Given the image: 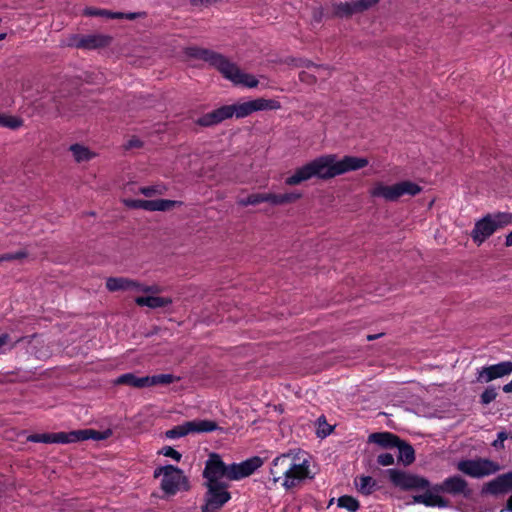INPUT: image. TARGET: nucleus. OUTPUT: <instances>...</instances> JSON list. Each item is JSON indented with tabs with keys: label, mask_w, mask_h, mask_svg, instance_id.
I'll return each instance as SVG.
<instances>
[{
	"label": "nucleus",
	"mask_w": 512,
	"mask_h": 512,
	"mask_svg": "<svg viewBox=\"0 0 512 512\" xmlns=\"http://www.w3.org/2000/svg\"><path fill=\"white\" fill-rule=\"evenodd\" d=\"M413 503H420L427 507H439L446 508L448 507L449 502L443 497L432 494L431 492H426L421 495L413 496Z\"/></svg>",
	"instance_id": "nucleus-22"
},
{
	"label": "nucleus",
	"mask_w": 512,
	"mask_h": 512,
	"mask_svg": "<svg viewBox=\"0 0 512 512\" xmlns=\"http://www.w3.org/2000/svg\"><path fill=\"white\" fill-rule=\"evenodd\" d=\"M177 205H181V202L168 199H159V211H167Z\"/></svg>",
	"instance_id": "nucleus-42"
},
{
	"label": "nucleus",
	"mask_w": 512,
	"mask_h": 512,
	"mask_svg": "<svg viewBox=\"0 0 512 512\" xmlns=\"http://www.w3.org/2000/svg\"><path fill=\"white\" fill-rule=\"evenodd\" d=\"M217 429V424L210 420H194L185 422L182 425L175 426L174 428L167 430L165 435L169 439H177L191 432L203 433L212 432Z\"/></svg>",
	"instance_id": "nucleus-10"
},
{
	"label": "nucleus",
	"mask_w": 512,
	"mask_h": 512,
	"mask_svg": "<svg viewBox=\"0 0 512 512\" xmlns=\"http://www.w3.org/2000/svg\"><path fill=\"white\" fill-rule=\"evenodd\" d=\"M179 378L175 377L172 374H157L152 376H147V387L156 386V385H168L173 382L178 381Z\"/></svg>",
	"instance_id": "nucleus-32"
},
{
	"label": "nucleus",
	"mask_w": 512,
	"mask_h": 512,
	"mask_svg": "<svg viewBox=\"0 0 512 512\" xmlns=\"http://www.w3.org/2000/svg\"><path fill=\"white\" fill-rule=\"evenodd\" d=\"M377 463L381 466H390L394 464V456L391 453H382L378 455Z\"/></svg>",
	"instance_id": "nucleus-43"
},
{
	"label": "nucleus",
	"mask_w": 512,
	"mask_h": 512,
	"mask_svg": "<svg viewBox=\"0 0 512 512\" xmlns=\"http://www.w3.org/2000/svg\"><path fill=\"white\" fill-rule=\"evenodd\" d=\"M129 291H134L137 293H146V294H158L162 291L161 287L158 285H146L142 282L132 280L129 281Z\"/></svg>",
	"instance_id": "nucleus-29"
},
{
	"label": "nucleus",
	"mask_w": 512,
	"mask_h": 512,
	"mask_svg": "<svg viewBox=\"0 0 512 512\" xmlns=\"http://www.w3.org/2000/svg\"><path fill=\"white\" fill-rule=\"evenodd\" d=\"M123 204L130 209L145 210V200L142 199H123Z\"/></svg>",
	"instance_id": "nucleus-41"
},
{
	"label": "nucleus",
	"mask_w": 512,
	"mask_h": 512,
	"mask_svg": "<svg viewBox=\"0 0 512 512\" xmlns=\"http://www.w3.org/2000/svg\"><path fill=\"white\" fill-rule=\"evenodd\" d=\"M506 509L509 512H512V494L510 495V497L507 500Z\"/></svg>",
	"instance_id": "nucleus-53"
},
{
	"label": "nucleus",
	"mask_w": 512,
	"mask_h": 512,
	"mask_svg": "<svg viewBox=\"0 0 512 512\" xmlns=\"http://www.w3.org/2000/svg\"><path fill=\"white\" fill-rule=\"evenodd\" d=\"M84 13L88 16H103L108 18L109 10L87 8L85 9Z\"/></svg>",
	"instance_id": "nucleus-45"
},
{
	"label": "nucleus",
	"mask_w": 512,
	"mask_h": 512,
	"mask_svg": "<svg viewBox=\"0 0 512 512\" xmlns=\"http://www.w3.org/2000/svg\"><path fill=\"white\" fill-rule=\"evenodd\" d=\"M9 341H10V336L7 333L1 334L0 335V349L4 345H7L9 343Z\"/></svg>",
	"instance_id": "nucleus-49"
},
{
	"label": "nucleus",
	"mask_w": 512,
	"mask_h": 512,
	"mask_svg": "<svg viewBox=\"0 0 512 512\" xmlns=\"http://www.w3.org/2000/svg\"><path fill=\"white\" fill-rule=\"evenodd\" d=\"M497 397V391L494 387H487L480 396V402L484 405H487L494 401Z\"/></svg>",
	"instance_id": "nucleus-38"
},
{
	"label": "nucleus",
	"mask_w": 512,
	"mask_h": 512,
	"mask_svg": "<svg viewBox=\"0 0 512 512\" xmlns=\"http://www.w3.org/2000/svg\"><path fill=\"white\" fill-rule=\"evenodd\" d=\"M510 37L512 38V32L510 33Z\"/></svg>",
	"instance_id": "nucleus-57"
},
{
	"label": "nucleus",
	"mask_w": 512,
	"mask_h": 512,
	"mask_svg": "<svg viewBox=\"0 0 512 512\" xmlns=\"http://www.w3.org/2000/svg\"><path fill=\"white\" fill-rule=\"evenodd\" d=\"M263 461L254 456L240 463L226 464L218 453H210L202 472L206 488L201 512H218L231 500L229 481H238L252 475Z\"/></svg>",
	"instance_id": "nucleus-1"
},
{
	"label": "nucleus",
	"mask_w": 512,
	"mask_h": 512,
	"mask_svg": "<svg viewBox=\"0 0 512 512\" xmlns=\"http://www.w3.org/2000/svg\"><path fill=\"white\" fill-rule=\"evenodd\" d=\"M264 202V193H254L248 195L246 198L238 200L240 206L246 207L249 205H257Z\"/></svg>",
	"instance_id": "nucleus-36"
},
{
	"label": "nucleus",
	"mask_w": 512,
	"mask_h": 512,
	"mask_svg": "<svg viewBox=\"0 0 512 512\" xmlns=\"http://www.w3.org/2000/svg\"><path fill=\"white\" fill-rule=\"evenodd\" d=\"M233 117L245 118L257 111L278 110L281 108L279 101L274 99L257 98L246 102L231 104Z\"/></svg>",
	"instance_id": "nucleus-7"
},
{
	"label": "nucleus",
	"mask_w": 512,
	"mask_h": 512,
	"mask_svg": "<svg viewBox=\"0 0 512 512\" xmlns=\"http://www.w3.org/2000/svg\"><path fill=\"white\" fill-rule=\"evenodd\" d=\"M399 437L390 432H378L369 436V442L375 443L383 448H395L399 443Z\"/></svg>",
	"instance_id": "nucleus-23"
},
{
	"label": "nucleus",
	"mask_w": 512,
	"mask_h": 512,
	"mask_svg": "<svg viewBox=\"0 0 512 512\" xmlns=\"http://www.w3.org/2000/svg\"><path fill=\"white\" fill-rule=\"evenodd\" d=\"M124 15H125V13H122V12H112V11H109L108 18H111V19H122V18H124Z\"/></svg>",
	"instance_id": "nucleus-50"
},
{
	"label": "nucleus",
	"mask_w": 512,
	"mask_h": 512,
	"mask_svg": "<svg viewBox=\"0 0 512 512\" xmlns=\"http://www.w3.org/2000/svg\"><path fill=\"white\" fill-rule=\"evenodd\" d=\"M142 146V142L137 138L130 139L126 144V149L139 148Z\"/></svg>",
	"instance_id": "nucleus-48"
},
{
	"label": "nucleus",
	"mask_w": 512,
	"mask_h": 512,
	"mask_svg": "<svg viewBox=\"0 0 512 512\" xmlns=\"http://www.w3.org/2000/svg\"><path fill=\"white\" fill-rule=\"evenodd\" d=\"M24 337L18 338L13 344H11L10 349L14 348L18 343H20Z\"/></svg>",
	"instance_id": "nucleus-54"
},
{
	"label": "nucleus",
	"mask_w": 512,
	"mask_h": 512,
	"mask_svg": "<svg viewBox=\"0 0 512 512\" xmlns=\"http://www.w3.org/2000/svg\"><path fill=\"white\" fill-rule=\"evenodd\" d=\"M512 491V471L504 473L489 481L484 489V493L491 495H502Z\"/></svg>",
	"instance_id": "nucleus-19"
},
{
	"label": "nucleus",
	"mask_w": 512,
	"mask_h": 512,
	"mask_svg": "<svg viewBox=\"0 0 512 512\" xmlns=\"http://www.w3.org/2000/svg\"><path fill=\"white\" fill-rule=\"evenodd\" d=\"M167 191V187L162 184H154L151 186L141 187L139 189V193L143 194L146 197H153L157 195H163Z\"/></svg>",
	"instance_id": "nucleus-34"
},
{
	"label": "nucleus",
	"mask_w": 512,
	"mask_h": 512,
	"mask_svg": "<svg viewBox=\"0 0 512 512\" xmlns=\"http://www.w3.org/2000/svg\"><path fill=\"white\" fill-rule=\"evenodd\" d=\"M337 505L349 512H357L360 507L359 501L349 495L340 496L337 500Z\"/></svg>",
	"instance_id": "nucleus-33"
},
{
	"label": "nucleus",
	"mask_w": 512,
	"mask_h": 512,
	"mask_svg": "<svg viewBox=\"0 0 512 512\" xmlns=\"http://www.w3.org/2000/svg\"><path fill=\"white\" fill-rule=\"evenodd\" d=\"M111 37L103 34H90L79 37L75 40L74 45L77 48L96 49L109 45Z\"/></svg>",
	"instance_id": "nucleus-20"
},
{
	"label": "nucleus",
	"mask_w": 512,
	"mask_h": 512,
	"mask_svg": "<svg viewBox=\"0 0 512 512\" xmlns=\"http://www.w3.org/2000/svg\"><path fill=\"white\" fill-rule=\"evenodd\" d=\"M69 149L78 163L89 161L95 156L93 152L81 144H73Z\"/></svg>",
	"instance_id": "nucleus-28"
},
{
	"label": "nucleus",
	"mask_w": 512,
	"mask_h": 512,
	"mask_svg": "<svg viewBox=\"0 0 512 512\" xmlns=\"http://www.w3.org/2000/svg\"><path fill=\"white\" fill-rule=\"evenodd\" d=\"M457 469L472 478H483L495 474L500 466L487 458L461 460L457 463Z\"/></svg>",
	"instance_id": "nucleus-6"
},
{
	"label": "nucleus",
	"mask_w": 512,
	"mask_h": 512,
	"mask_svg": "<svg viewBox=\"0 0 512 512\" xmlns=\"http://www.w3.org/2000/svg\"><path fill=\"white\" fill-rule=\"evenodd\" d=\"M162 476L161 489L167 496H174L179 492H187L191 485L189 478L180 468L168 464L159 466L154 470V477Z\"/></svg>",
	"instance_id": "nucleus-4"
},
{
	"label": "nucleus",
	"mask_w": 512,
	"mask_h": 512,
	"mask_svg": "<svg viewBox=\"0 0 512 512\" xmlns=\"http://www.w3.org/2000/svg\"><path fill=\"white\" fill-rule=\"evenodd\" d=\"M433 490L437 493L441 492L452 496H463L465 498H469L472 493L468 482L459 475L446 478L442 483L435 485Z\"/></svg>",
	"instance_id": "nucleus-12"
},
{
	"label": "nucleus",
	"mask_w": 512,
	"mask_h": 512,
	"mask_svg": "<svg viewBox=\"0 0 512 512\" xmlns=\"http://www.w3.org/2000/svg\"><path fill=\"white\" fill-rule=\"evenodd\" d=\"M333 430V427L330 426L325 418L322 416L318 419V428H317V436L324 438L327 437Z\"/></svg>",
	"instance_id": "nucleus-37"
},
{
	"label": "nucleus",
	"mask_w": 512,
	"mask_h": 512,
	"mask_svg": "<svg viewBox=\"0 0 512 512\" xmlns=\"http://www.w3.org/2000/svg\"><path fill=\"white\" fill-rule=\"evenodd\" d=\"M27 256V253L25 251H17V252H9L0 255V262L3 261H13V260H19L23 259Z\"/></svg>",
	"instance_id": "nucleus-39"
},
{
	"label": "nucleus",
	"mask_w": 512,
	"mask_h": 512,
	"mask_svg": "<svg viewBox=\"0 0 512 512\" xmlns=\"http://www.w3.org/2000/svg\"><path fill=\"white\" fill-rule=\"evenodd\" d=\"M184 53L187 57L200 59L207 62L210 66L216 68L219 72L227 59V57L223 54L198 46L187 47L185 48Z\"/></svg>",
	"instance_id": "nucleus-14"
},
{
	"label": "nucleus",
	"mask_w": 512,
	"mask_h": 512,
	"mask_svg": "<svg viewBox=\"0 0 512 512\" xmlns=\"http://www.w3.org/2000/svg\"><path fill=\"white\" fill-rule=\"evenodd\" d=\"M508 438V434L505 431L497 433L496 440L493 441L492 445L497 449L504 448V441Z\"/></svg>",
	"instance_id": "nucleus-44"
},
{
	"label": "nucleus",
	"mask_w": 512,
	"mask_h": 512,
	"mask_svg": "<svg viewBox=\"0 0 512 512\" xmlns=\"http://www.w3.org/2000/svg\"><path fill=\"white\" fill-rule=\"evenodd\" d=\"M161 454H163L166 457H170L174 459L175 461L179 462L182 458L181 453H179L177 450H175L171 446H165L160 451Z\"/></svg>",
	"instance_id": "nucleus-40"
},
{
	"label": "nucleus",
	"mask_w": 512,
	"mask_h": 512,
	"mask_svg": "<svg viewBox=\"0 0 512 512\" xmlns=\"http://www.w3.org/2000/svg\"><path fill=\"white\" fill-rule=\"evenodd\" d=\"M297 457L291 453H285L277 456L271 463L270 481L273 485H277L280 477L284 476V472L297 468Z\"/></svg>",
	"instance_id": "nucleus-16"
},
{
	"label": "nucleus",
	"mask_w": 512,
	"mask_h": 512,
	"mask_svg": "<svg viewBox=\"0 0 512 512\" xmlns=\"http://www.w3.org/2000/svg\"><path fill=\"white\" fill-rule=\"evenodd\" d=\"M146 211H159V199L145 200Z\"/></svg>",
	"instance_id": "nucleus-47"
},
{
	"label": "nucleus",
	"mask_w": 512,
	"mask_h": 512,
	"mask_svg": "<svg viewBox=\"0 0 512 512\" xmlns=\"http://www.w3.org/2000/svg\"><path fill=\"white\" fill-rule=\"evenodd\" d=\"M147 376L138 377L134 373H125L117 377L114 381L117 385H128L134 388L147 387Z\"/></svg>",
	"instance_id": "nucleus-25"
},
{
	"label": "nucleus",
	"mask_w": 512,
	"mask_h": 512,
	"mask_svg": "<svg viewBox=\"0 0 512 512\" xmlns=\"http://www.w3.org/2000/svg\"><path fill=\"white\" fill-rule=\"evenodd\" d=\"M387 474L390 481L403 490L425 489L430 486V482L426 478L397 469H388Z\"/></svg>",
	"instance_id": "nucleus-9"
},
{
	"label": "nucleus",
	"mask_w": 512,
	"mask_h": 512,
	"mask_svg": "<svg viewBox=\"0 0 512 512\" xmlns=\"http://www.w3.org/2000/svg\"><path fill=\"white\" fill-rule=\"evenodd\" d=\"M377 336L376 335H368L367 336V340H373L375 339Z\"/></svg>",
	"instance_id": "nucleus-55"
},
{
	"label": "nucleus",
	"mask_w": 512,
	"mask_h": 512,
	"mask_svg": "<svg viewBox=\"0 0 512 512\" xmlns=\"http://www.w3.org/2000/svg\"><path fill=\"white\" fill-rule=\"evenodd\" d=\"M379 0H355L351 2L339 3L334 6V12L337 16L347 17L354 13L368 10L378 3Z\"/></svg>",
	"instance_id": "nucleus-18"
},
{
	"label": "nucleus",
	"mask_w": 512,
	"mask_h": 512,
	"mask_svg": "<svg viewBox=\"0 0 512 512\" xmlns=\"http://www.w3.org/2000/svg\"><path fill=\"white\" fill-rule=\"evenodd\" d=\"M129 281L130 279L126 277H109L106 280V288L110 292L128 291Z\"/></svg>",
	"instance_id": "nucleus-30"
},
{
	"label": "nucleus",
	"mask_w": 512,
	"mask_h": 512,
	"mask_svg": "<svg viewBox=\"0 0 512 512\" xmlns=\"http://www.w3.org/2000/svg\"><path fill=\"white\" fill-rule=\"evenodd\" d=\"M505 245L507 247L512 246V231L506 236Z\"/></svg>",
	"instance_id": "nucleus-52"
},
{
	"label": "nucleus",
	"mask_w": 512,
	"mask_h": 512,
	"mask_svg": "<svg viewBox=\"0 0 512 512\" xmlns=\"http://www.w3.org/2000/svg\"><path fill=\"white\" fill-rule=\"evenodd\" d=\"M220 73L236 85H243L248 88H255L259 81L251 74L242 72L235 63L228 58L224 62Z\"/></svg>",
	"instance_id": "nucleus-13"
},
{
	"label": "nucleus",
	"mask_w": 512,
	"mask_h": 512,
	"mask_svg": "<svg viewBox=\"0 0 512 512\" xmlns=\"http://www.w3.org/2000/svg\"><path fill=\"white\" fill-rule=\"evenodd\" d=\"M5 38H6V33H1L0 34V41L4 40Z\"/></svg>",
	"instance_id": "nucleus-56"
},
{
	"label": "nucleus",
	"mask_w": 512,
	"mask_h": 512,
	"mask_svg": "<svg viewBox=\"0 0 512 512\" xmlns=\"http://www.w3.org/2000/svg\"><path fill=\"white\" fill-rule=\"evenodd\" d=\"M23 125V120L15 117L9 116L5 114H0V126L6 127L10 129H18Z\"/></svg>",
	"instance_id": "nucleus-35"
},
{
	"label": "nucleus",
	"mask_w": 512,
	"mask_h": 512,
	"mask_svg": "<svg viewBox=\"0 0 512 512\" xmlns=\"http://www.w3.org/2000/svg\"><path fill=\"white\" fill-rule=\"evenodd\" d=\"M421 191V186L408 180L397 182L393 185L376 182L369 190V195L372 198L383 199L387 202H395L402 196H415Z\"/></svg>",
	"instance_id": "nucleus-5"
},
{
	"label": "nucleus",
	"mask_w": 512,
	"mask_h": 512,
	"mask_svg": "<svg viewBox=\"0 0 512 512\" xmlns=\"http://www.w3.org/2000/svg\"><path fill=\"white\" fill-rule=\"evenodd\" d=\"M512 373V361H503L497 364L484 366L477 370L476 380L480 383H488Z\"/></svg>",
	"instance_id": "nucleus-15"
},
{
	"label": "nucleus",
	"mask_w": 512,
	"mask_h": 512,
	"mask_svg": "<svg viewBox=\"0 0 512 512\" xmlns=\"http://www.w3.org/2000/svg\"><path fill=\"white\" fill-rule=\"evenodd\" d=\"M368 164L369 160L366 157L345 155L338 158L336 154H325L295 169L293 174L285 179V184L295 186L312 178L328 180L348 172L363 169Z\"/></svg>",
	"instance_id": "nucleus-2"
},
{
	"label": "nucleus",
	"mask_w": 512,
	"mask_h": 512,
	"mask_svg": "<svg viewBox=\"0 0 512 512\" xmlns=\"http://www.w3.org/2000/svg\"><path fill=\"white\" fill-rule=\"evenodd\" d=\"M112 435V431L107 429L103 432L94 429H81L70 432L42 433L31 434L27 437V441L33 443H58L68 444L85 440H105Z\"/></svg>",
	"instance_id": "nucleus-3"
},
{
	"label": "nucleus",
	"mask_w": 512,
	"mask_h": 512,
	"mask_svg": "<svg viewBox=\"0 0 512 512\" xmlns=\"http://www.w3.org/2000/svg\"><path fill=\"white\" fill-rule=\"evenodd\" d=\"M143 15H144V13H135V12H133V13H125L124 18L129 19V20H134V19H136L138 17H141Z\"/></svg>",
	"instance_id": "nucleus-51"
},
{
	"label": "nucleus",
	"mask_w": 512,
	"mask_h": 512,
	"mask_svg": "<svg viewBox=\"0 0 512 512\" xmlns=\"http://www.w3.org/2000/svg\"><path fill=\"white\" fill-rule=\"evenodd\" d=\"M135 303L140 307H149L151 309L162 308L172 304L169 297H159L154 295L139 296L135 298Z\"/></svg>",
	"instance_id": "nucleus-21"
},
{
	"label": "nucleus",
	"mask_w": 512,
	"mask_h": 512,
	"mask_svg": "<svg viewBox=\"0 0 512 512\" xmlns=\"http://www.w3.org/2000/svg\"><path fill=\"white\" fill-rule=\"evenodd\" d=\"M357 490L363 495H370L377 488L376 481L371 476H359L354 480Z\"/></svg>",
	"instance_id": "nucleus-27"
},
{
	"label": "nucleus",
	"mask_w": 512,
	"mask_h": 512,
	"mask_svg": "<svg viewBox=\"0 0 512 512\" xmlns=\"http://www.w3.org/2000/svg\"><path fill=\"white\" fill-rule=\"evenodd\" d=\"M297 468L284 472L280 477V484L286 491L299 486L304 480L312 479L314 475L310 471V462L307 459H296Z\"/></svg>",
	"instance_id": "nucleus-8"
},
{
	"label": "nucleus",
	"mask_w": 512,
	"mask_h": 512,
	"mask_svg": "<svg viewBox=\"0 0 512 512\" xmlns=\"http://www.w3.org/2000/svg\"><path fill=\"white\" fill-rule=\"evenodd\" d=\"M293 63L296 67H304V68H314L318 75L320 76H329L330 75V68L325 65H317L313 63L312 61L305 59V58H299L296 60H293Z\"/></svg>",
	"instance_id": "nucleus-31"
},
{
	"label": "nucleus",
	"mask_w": 512,
	"mask_h": 512,
	"mask_svg": "<svg viewBox=\"0 0 512 512\" xmlns=\"http://www.w3.org/2000/svg\"><path fill=\"white\" fill-rule=\"evenodd\" d=\"M316 78H317V76H316V75H314V74H310V73L305 72V71H302V72L299 74V79H300V81L305 82V83H308V84H311V83L316 82Z\"/></svg>",
	"instance_id": "nucleus-46"
},
{
	"label": "nucleus",
	"mask_w": 512,
	"mask_h": 512,
	"mask_svg": "<svg viewBox=\"0 0 512 512\" xmlns=\"http://www.w3.org/2000/svg\"><path fill=\"white\" fill-rule=\"evenodd\" d=\"M301 196V193L297 192H290L284 194L264 193V202L277 206L295 202L296 200L301 198Z\"/></svg>",
	"instance_id": "nucleus-24"
},
{
	"label": "nucleus",
	"mask_w": 512,
	"mask_h": 512,
	"mask_svg": "<svg viewBox=\"0 0 512 512\" xmlns=\"http://www.w3.org/2000/svg\"><path fill=\"white\" fill-rule=\"evenodd\" d=\"M398 449V461L402 462L404 465H410L415 460V452L413 447L399 439V443L395 446Z\"/></svg>",
	"instance_id": "nucleus-26"
},
{
	"label": "nucleus",
	"mask_w": 512,
	"mask_h": 512,
	"mask_svg": "<svg viewBox=\"0 0 512 512\" xmlns=\"http://www.w3.org/2000/svg\"><path fill=\"white\" fill-rule=\"evenodd\" d=\"M232 117L233 110L231 105H224L199 117L196 120V123L203 127H209L217 125L224 120L231 119Z\"/></svg>",
	"instance_id": "nucleus-17"
},
{
	"label": "nucleus",
	"mask_w": 512,
	"mask_h": 512,
	"mask_svg": "<svg viewBox=\"0 0 512 512\" xmlns=\"http://www.w3.org/2000/svg\"><path fill=\"white\" fill-rule=\"evenodd\" d=\"M502 215L492 216L486 215L482 219L478 220L471 232V237L478 245L482 244L487 238H489L496 230L503 226L500 218Z\"/></svg>",
	"instance_id": "nucleus-11"
}]
</instances>
